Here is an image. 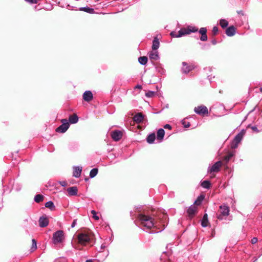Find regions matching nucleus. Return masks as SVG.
Segmentation results:
<instances>
[{"instance_id":"23","label":"nucleus","mask_w":262,"mask_h":262,"mask_svg":"<svg viewBox=\"0 0 262 262\" xmlns=\"http://www.w3.org/2000/svg\"><path fill=\"white\" fill-rule=\"evenodd\" d=\"M80 10L83 11L90 14H93L95 13L94 9L89 7H81L80 8Z\"/></svg>"},{"instance_id":"50","label":"nucleus","mask_w":262,"mask_h":262,"mask_svg":"<svg viewBox=\"0 0 262 262\" xmlns=\"http://www.w3.org/2000/svg\"><path fill=\"white\" fill-rule=\"evenodd\" d=\"M130 215L134 219V216H135V214L134 213L133 211L130 212Z\"/></svg>"},{"instance_id":"17","label":"nucleus","mask_w":262,"mask_h":262,"mask_svg":"<svg viewBox=\"0 0 262 262\" xmlns=\"http://www.w3.org/2000/svg\"><path fill=\"white\" fill-rule=\"evenodd\" d=\"M209 225L207 214H204L203 217L201 220V225L203 227H207Z\"/></svg>"},{"instance_id":"32","label":"nucleus","mask_w":262,"mask_h":262,"mask_svg":"<svg viewBox=\"0 0 262 262\" xmlns=\"http://www.w3.org/2000/svg\"><path fill=\"white\" fill-rule=\"evenodd\" d=\"M201 186L204 188L208 189L210 186V183L208 181H204L201 183Z\"/></svg>"},{"instance_id":"37","label":"nucleus","mask_w":262,"mask_h":262,"mask_svg":"<svg viewBox=\"0 0 262 262\" xmlns=\"http://www.w3.org/2000/svg\"><path fill=\"white\" fill-rule=\"evenodd\" d=\"M155 94V93L153 91H148V92L146 93L145 96L147 97H153Z\"/></svg>"},{"instance_id":"48","label":"nucleus","mask_w":262,"mask_h":262,"mask_svg":"<svg viewBox=\"0 0 262 262\" xmlns=\"http://www.w3.org/2000/svg\"><path fill=\"white\" fill-rule=\"evenodd\" d=\"M252 129L254 130V131H256V132H258V129L257 128V127L256 126H252L251 127Z\"/></svg>"},{"instance_id":"39","label":"nucleus","mask_w":262,"mask_h":262,"mask_svg":"<svg viewBox=\"0 0 262 262\" xmlns=\"http://www.w3.org/2000/svg\"><path fill=\"white\" fill-rule=\"evenodd\" d=\"M207 29L205 28H201L199 32L201 35H205L206 34Z\"/></svg>"},{"instance_id":"1","label":"nucleus","mask_w":262,"mask_h":262,"mask_svg":"<svg viewBox=\"0 0 262 262\" xmlns=\"http://www.w3.org/2000/svg\"><path fill=\"white\" fill-rule=\"evenodd\" d=\"M138 221L143 226L150 229L156 224V221L154 215H150L145 211H139L136 215Z\"/></svg>"},{"instance_id":"15","label":"nucleus","mask_w":262,"mask_h":262,"mask_svg":"<svg viewBox=\"0 0 262 262\" xmlns=\"http://www.w3.org/2000/svg\"><path fill=\"white\" fill-rule=\"evenodd\" d=\"M149 57L151 60H157L159 59L158 52L157 50H152L149 53Z\"/></svg>"},{"instance_id":"16","label":"nucleus","mask_w":262,"mask_h":262,"mask_svg":"<svg viewBox=\"0 0 262 262\" xmlns=\"http://www.w3.org/2000/svg\"><path fill=\"white\" fill-rule=\"evenodd\" d=\"M82 167L79 166H74L73 168V176L75 178H79L81 175Z\"/></svg>"},{"instance_id":"43","label":"nucleus","mask_w":262,"mask_h":262,"mask_svg":"<svg viewBox=\"0 0 262 262\" xmlns=\"http://www.w3.org/2000/svg\"><path fill=\"white\" fill-rule=\"evenodd\" d=\"M59 183L62 186H66L67 185V183L65 181H60Z\"/></svg>"},{"instance_id":"24","label":"nucleus","mask_w":262,"mask_h":262,"mask_svg":"<svg viewBox=\"0 0 262 262\" xmlns=\"http://www.w3.org/2000/svg\"><path fill=\"white\" fill-rule=\"evenodd\" d=\"M139 63L142 65H145L147 62V57L146 56L140 57L138 58Z\"/></svg>"},{"instance_id":"9","label":"nucleus","mask_w":262,"mask_h":262,"mask_svg":"<svg viewBox=\"0 0 262 262\" xmlns=\"http://www.w3.org/2000/svg\"><path fill=\"white\" fill-rule=\"evenodd\" d=\"M198 210L197 207L195 205H191L187 210V213L190 218H192L196 213Z\"/></svg>"},{"instance_id":"49","label":"nucleus","mask_w":262,"mask_h":262,"mask_svg":"<svg viewBox=\"0 0 262 262\" xmlns=\"http://www.w3.org/2000/svg\"><path fill=\"white\" fill-rule=\"evenodd\" d=\"M135 89H141L142 86L141 85H137L135 87Z\"/></svg>"},{"instance_id":"25","label":"nucleus","mask_w":262,"mask_h":262,"mask_svg":"<svg viewBox=\"0 0 262 262\" xmlns=\"http://www.w3.org/2000/svg\"><path fill=\"white\" fill-rule=\"evenodd\" d=\"M155 134H150L147 138V142L150 144L152 143L155 140Z\"/></svg>"},{"instance_id":"38","label":"nucleus","mask_w":262,"mask_h":262,"mask_svg":"<svg viewBox=\"0 0 262 262\" xmlns=\"http://www.w3.org/2000/svg\"><path fill=\"white\" fill-rule=\"evenodd\" d=\"M170 35L172 37H180V36H179V32L178 33L176 32H171L170 33Z\"/></svg>"},{"instance_id":"47","label":"nucleus","mask_w":262,"mask_h":262,"mask_svg":"<svg viewBox=\"0 0 262 262\" xmlns=\"http://www.w3.org/2000/svg\"><path fill=\"white\" fill-rule=\"evenodd\" d=\"M163 216H162V218L163 220H166L167 218V215L166 214H164L163 213L162 214Z\"/></svg>"},{"instance_id":"18","label":"nucleus","mask_w":262,"mask_h":262,"mask_svg":"<svg viewBox=\"0 0 262 262\" xmlns=\"http://www.w3.org/2000/svg\"><path fill=\"white\" fill-rule=\"evenodd\" d=\"M235 29L233 26H230L228 28L226 31V33L228 36H232L235 34Z\"/></svg>"},{"instance_id":"46","label":"nucleus","mask_w":262,"mask_h":262,"mask_svg":"<svg viewBox=\"0 0 262 262\" xmlns=\"http://www.w3.org/2000/svg\"><path fill=\"white\" fill-rule=\"evenodd\" d=\"M164 128L170 129L171 128V126L169 124H166L164 126Z\"/></svg>"},{"instance_id":"31","label":"nucleus","mask_w":262,"mask_h":262,"mask_svg":"<svg viewBox=\"0 0 262 262\" xmlns=\"http://www.w3.org/2000/svg\"><path fill=\"white\" fill-rule=\"evenodd\" d=\"M220 25L223 28H226L228 25V22L224 19H222L220 20Z\"/></svg>"},{"instance_id":"20","label":"nucleus","mask_w":262,"mask_h":262,"mask_svg":"<svg viewBox=\"0 0 262 262\" xmlns=\"http://www.w3.org/2000/svg\"><path fill=\"white\" fill-rule=\"evenodd\" d=\"M160 42L157 37H155L152 45V50H157V49L159 48Z\"/></svg>"},{"instance_id":"56","label":"nucleus","mask_w":262,"mask_h":262,"mask_svg":"<svg viewBox=\"0 0 262 262\" xmlns=\"http://www.w3.org/2000/svg\"><path fill=\"white\" fill-rule=\"evenodd\" d=\"M20 189V188H17V189H16V190H17V191L19 190Z\"/></svg>"},{"instance_id":"57","label":"nucleus","mask_w":262,"mask_h":262,"mask_svg":"<svg viewBox=\"0 0 262 262\" xmlns=\"http://www.w3.org/2000/svg\"><path fill=\"white\" fill-rule=\"evenodd\" d=\"M260 92H262V88H261L260 89Z\"/></svg>"},{"instance_id":"34","label":"nucleus","mask_w":262,"mask_h":262,"mask_svg":"<svg viewBox=\"0 0 262 262\" xmlns=\"http://www.w3.org/2000/svg\"><path fill=\"white\" fill-rule=\"evenodd\" d=\"M187 29L189 32V34L191 32H196L198 30V28L193 26H188Z\"/></svg>"},{"instance_id":"8","label":"nucleus","mask_w":262,"mask_h":262,"mask_svg":"<svg viewBox=\"0 0 262 262\" xmlns=\"http://www.w3.org/2000/svg\"><path fill=\"white\" fill-rule=\"evenodd\" d=\"M194 111L196 114L199 115L207 114L208 113L207 107L202 105L195 107Z\"/></svg>"},{"instance_id":"26","label":"nucleus","mask_w":262,"mask_h":262,"mask_svg":"<svg viewBox=\"0 0 262 262\" xmlns=\"http://www.w3.org/2000/svg\"><path fill=\"white\" fill-rule=\"evenodd\" d=\"M179 33L180 35L179 36H180V37L185 35L189 34L188 29L182 28L179 31Z\"/></svg>"},{"instance_id":"29","label":"nucleus","mask_w":262,"mask_h":262,"mask_svg":"<svg viewBox=\"0 0 262 262\" xmlns=\"http://www.w3.org/2000/svg\"><path fill=\"white\" fill-rule=\"evenodd\" d=\"M98 170L97 168H93L92 169L90 172V177L91 178H93L95 177L98 173Z\"/></svg>"},{"instance_id":"54","label":"nucleus","mask_w":262,"mask_h":262,"mask_svg":"<svg viewBox=\"0 0 262 262\" xmlns=\"http://www.w3.org/2000/svg\"><path fill=\"white\" fill-rule=\"evenodd\" d=\"M105 247V245H102L101 246V249H104Z\"/></svg>"},{"instance_id":"6","label":"nucleus","mask_w":262,"mask_h":262,"mask_svg":"<svg viewBox=\"0 0 262 262\" xmlns=\"http://www.w3.org/2000/svg\"><path fill=\"white\" fill-rule=\"evenodd\" d=\"M78 239L80 243L84 244L90 241L91 236L87 234L81 233L78 235Z\"/></svg>"},{"instance_id":"44","label":"nucleus","mask_w":262,"mask_h":262,"mask_svg":"<svg viewBox=\"0 0 262 262\" xmlns=\"http://www.w3.org/2000/svg\"><path fill=\"white\" fill-rule=\"evenodd\" d=\"M257 242V238L256 237H253L251 239V242L252 244H255Z\"/></svg>"},{"instance_id":"35","label":"nucleus","mask_w":262,"mask_h":262,"mask_svg":"<svg viewBox=\"0 0 262 262\" xmlns=\"http://www.w3.org/2000/svg\"><path fill=\"white\" fill-rule=\"evenodd\" d=\"M32 245L31 248V251H34L37 248L36 242L35 239H32Z\"/></svg>"},{"instance_id":"4","label":"nucleus","mask_w":262,"mask_h":262,"mask_svg":"<svg viewBox=\"0 0 262 262\" xmlns=\"http://www.w3.org/2000/svg\"><path fill=\"white\" fill-rule=\"evenodd\" d=\"M62 124L57 127L56 129L57 132L63 133H65L69 127L70 124L67 119L61 120Z\"/></svg>"},{"instance_id":"40","label":"nucleus","mask_w":262,"mask_h":262,"mask_svg":"<svg viewBox=\"0 0 262 262\" xmlns=\"http://www.w3.org/2000/svg\"><path fill=\"white\" fill-rule=\"evenodd\" d=\"M182 124L184 125V127L187 128L190 126V123L188 122H186L185 120H183L182 121Z\"/></svg>"},{"instance_id":"14","label":"nucleus","mask_w":262,"mask_h":262,"mask_svg":"<svg viewBox=\"0 0 262 262\" xmlns=\"http://www.w3.org/2000/svg\"><path fill=\"white\" fill-rule=\"evenodd\" d=\"M144 120V115L142 113H138L134 117V121L137 123L143 122Z\"/></svg>"},{"instance_id":"27","label":"nucleus","mask_w":262,"mask_h":262,"mask_svg":"<svg viewBox=\"0 0 262 262\" xmlns=\"http://www.w3.org/2000/svg\"><path fill=\"white\" fill-rule=\"evenodd\" d=\"M45 207L53 210L55 209V206L53 202L49 201L45 204Z\"/></svg>"},{"instance_id":"36","label":"nucleus","mask_w":262,"mask_h":262,"mask_svg":"<svg viewBox=\"0 0 262 262\" xmlns=\"http://www.w3.org/2000/svg\"><path fill=\"white\" fill-rule=\"evenodd\" d=\"M91 213L93 215V218L95 220H98L99 219V216L97 215V213L96 211L92 210L91 211Z\"/></svg>"},{"instance_id":"33","label":"nucleus","mask_w":262,"mask_h":262,"mask_svg":"<svg viewBox=\"0 0 262 262\" xmlns=\"http://www.w3.org/2000/svg\"><path fill=\"white\" fill-rule=\"evenodd\" d=\"M43 197L41 194H37L34 197V201L36 203H39L43 201Z\"/></svg>"},{"instance_id":"13","label":"nucleus","mask_w":262,"mask_h":262,"mask_svg":"<svg viewBox=\"0 0 262 262\" xmlns=\"http://www.w3.org/2000/svg\"><path fill=\"white\" fill-rule=\"evenodd\" d=\"M49 224V220L47 217L41 216L39 220V225L41 228L47 227Z\"/></svg>"},{"instance_id":"10","label":"nucleus","mask_w":262,"mask_h":262,"mask_svg":"<svg viewBox=\"0 0 262 262\" xmlns=\"http://www.w3.org/2000/svg\"><path fill=\"white\" fill-rule=\"evenodd\" d=\"M111 137L114 141H118L121 139L122 133L118 130L113 131L111 133Z\"/></svg>"},{"instance_id":"58","label":"nucleus","mask_w":262,"mask_h":262,"mask_svg":"<svg viewBox=\"0 0 262 262\" xmlns=\"http://www.w3.org/2000/svg\"><path fill=\"white\" fill-rule=\"evenodd\" d=\"M163 226L164 227H165V223L163 224Z\"/></svg>"},{"instance_id":"19","label":"nucleus","mask_w":262,"mask_h":262,"mask_svg":"<svg viewBox=\"0 0 262 262\" xmlns=\"http://www.w3.org/2000/svg\"><path fill=\"white\" fill-rule=\"evenodd\" d=\"M165 134V131L163 128L159 129L157 133V139L160 141H161L163 139L164 136Z\"/></svg>"},{"instance_id":"5","label":"nucleus","mask_w":262,"mask_h":262,"mask_svg":"<svg viewBox=\"0 0 262 262\" xmlns=\"http://www.w3.org/2000/svg\"><path fill=\"white\" fill-rule=\"evenodd\" d=\"M244 135V132L238 133L234 138V140L231 145L232 148H235L237 147L238 143L241 141Z\"/></svg>"},{"instance_id":"45","label":"nucleus","mask_w":262,"mask_h":262,"mask_svg":"<svg viewBox=\"0 0 262 262\" xmlns=\"http://www.w3.org/2000/svg\"><path fill=\"white\" fill-rule=\"evenodd\" d=\"M76 224V220H74L71 225V227L72 228H74L75 226V225Z\"/></svg>"},{"instance_id":"21","label":"nucleus","mask_w":262,"mask_h":262,"mask_svg":"<svg viewBox=\"0 0 262 262\" xmlns=\"http://www.w3.org/2000/svg\"><path fill=\"white\" fill-rule=\"evenodd\" d=\"M67 191L70 195H76L77 193V189L76 187H71L67 189Z\"/></svg>"},{"instance_id":"22","label":"nucleus","mask_w":262,"mask_h":262,"mask_svg":"<svg viewBox=\"0 0 262 262\" xmlns=\"http://www.w3.org/2000/svg\"><path fill=\"white\" fill-rule=\"evenodd\" d=\"M69 122L72 124L76 123L78 121V118L77 116L75 114L73 115H71L69 117Z\"/></svg>"},{"instance_id":"42","label":"nucleus","mask_w":262,"mask_h":262,"mask_svg":"<svg viewBox=\"0 0 262 262\" xmlns=\"http://www.w3.org/2000/svg\"><path fill=\"white\" fill-rule=\"evenodd\" d=\"M218 32V28L217 27H214L212 29V33L214 35H215Z\"/></svg>"},{"instance_id":"11","label":"nucleus","mask_w":262,"mask_h":262,"mask_svg":"<svg viewBox=\"0 0 262 262\" xmlns=\"http://www.w3.org/2000/svg\"><path fill=\"white\" fill-rule=\"evenodd\" d=\"M183 67H182V71L184 73H188L192 69H194V66L192 64L188 65L186 62H183L182 63Z\"/></svg>"},{"instance_id":"3","label":"nucleus","mask_w":262,"mask_h":262,"mask_svg":"<svg viewBox=\"0 0 262 262\" xmlns=\"http://www.w3.org/2000/svg\"><path fill=\"white\" fill-rule=\"evenodd\" d=\"M64 239L63 230H57L53 234V242L54 244L61 243Z\"/></svg>"},{"instance_id":"41","label":"nucleus","mask_w":262,"mask_h":262,"mask_svg":"<svg viewBox=\"0 0 262 262\" xmlns=\"http://www.w3.org/2000/svg\"><path fill=\"white\" fill-rule=\"evenodd\" d=\"M201 37L200 38V39L202 40V41H206L207 40V36L206 35V34H205V35H201Z\"/></svg>"},{"instance_id":"52","label":"nucleus","mask_w":262,"mask_h":262,"mask_svg":"<svg viewBox=\"0 0 262 262\" xmlns=\"http://www.w3.org/2000/svg\"><path fill=\"white\" fill-rule=\"evenodd\" d=\"M214 234H215V232H214V231H212L211 232V237H212L214 236Z\"/></svg>"},{"instance_id":"2","label":"nucleus","mask_w":262,"mask_h":262,"mask_svg":"<svg viewBox=\"0 0 262 262\" xmlns=\"http://www.w3.org/2000/svg\"><path fill=\"white\" fill-rule=\"evenodd\" d=\"M229 208L226 205L220 206L219 213L217 215L218 219L222 220L228 216L229 214Z\"/></svg>"},{"instance_id":"7","label":"nucleus","mask_w":262,"mask_h":262,"mask_svg":"<svg viewBox=\"0 0 262 262\" xmlns=\"http://www.w3.org/2000/svg\"><path fill=\"white\" fill-rule=\"evenodd\" d=\"M223 163L221 161H219L215 162L212 166L209 167L208 169V172H217L220 170V168L222 167Z\"/></svg>"},{"instance_id":"51","label":"nucleus","mask_w":262,"mask_h":262,"mask_svg":"<svg viewBox=\"0 0 262 262\" xmlns=\"http://www.w3.org/2000/svg\"><path fill=\"white\" fill-rule=\"evenodd\" d=\"M211 42L213 45H215L216 43V41L215 40H213Z\"/></svg>"},{"instance_id":"12","label":"nucleus","mask_w":262,"mask_h":262,"mask_svg":"<svg viewBox=\"0 0 262 262\" xmlns=\"http://www.w3.org/2000/svg\"><path fill=\"white\" fill-rule=\"evenodd\" d=\"M93 98V95L91 91H86L83 94V99L84 101L89 102Z\"/></svg>"},{"instance_id":"30","label":"nucleus","mask_w":262,"mask_h":262,"mask_svg":"<svg viewBox=\"0 0 262 262\" xmlns=\"http://www.w3.org/2000/svg\"><path fill=\"white\" fill-rule=\"evenodd\" d=\"M204 197L203 195H200L197 198L196 200L195 201L194 203V205L198 206L201 204V202L203 201Z\"/></svg>"},{"instance_id":"55","label":"nucleus","mask_w":262,"mask_h":262,"mask_svg":"<svg viewBox=\"0 0 262 262\" xmlns=\"http://www.w3.org/2000/svg\"><path fill=\"white\" fill-rule=\"evenodd\" d=\"M257 258H256L253 262H257Z\"/></svg>"},{"instance_id":"28","label":"nucleus","mask_w":262,"mask_h":262,"mask_svg":"<svg viewBox=\"0 0 262 262\" xmlns=\"http://www.w3.org/2000/svg\"><path fill=\"white\" fill-rule=\"evenodd\" d=\"M234 154L233 152H230L227 156H226L224 158V161L227 163L228 162L230 159L234 156Z\"/></svg>"},{"instance_id":"53","label":"nucleus","mask_w":262,"mask_h":262,"mask_svg":"<svg viewBox=\"0 0 262 262\" xmlns=\"http://www.w3.org/2000/svg\"><path fill=\"white\" fill-rule=\"evenodd\" d=\"M85 262H93L92 259H88L85 261Z\"/></svg>"}]
</instances>
